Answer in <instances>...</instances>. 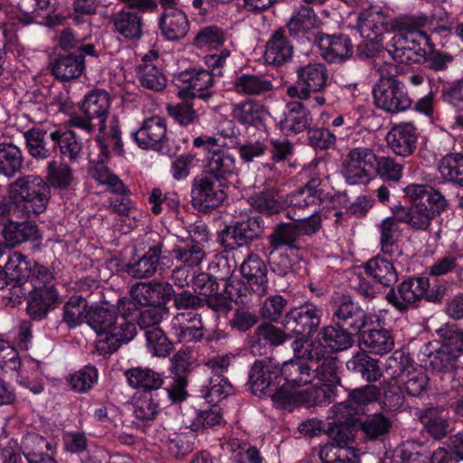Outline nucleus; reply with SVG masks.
<instances>
[{"label":"nucleus","mask_w":463,"mask_h":463,"mask_svg":"<svg viewBox=\"0 0 463 463\" xmlns=\"http://www.w3.org/2000/svg\"><path fill=\"white\" fill-rule=\"evenodd\" d=\"M74 181L73 170L69 165L52 160L47 164L44 178L36 175L20 176L8 185V195L23 215L37 216L46 210L52 188L66 190Z\"/></svg>","instance_id":"1"},{"label":"nucleus","mask_w":463,"mask_h":463,"mask_svg":"<svg viewBox=\"0 0 463 463\" xmlns=\"http://www.w3.org/2000/svg\"><path fill=\"white\" fill-rule=\"evenodd\" d=\"M111 101L107 91L95 90L89 92L80 107V114L71 117V127L81 129L89 134L98 129L96 140L102 151L103 157H108L109 149L116 154L123 152V143L118 119L113 117L107 126L106 121Z\"/></svg>","instance_id":"2"},{"label":"nucleus","mask_w":463,"mask_h":463,"mask_svg":"<svg viewBox=\"0 0 463 463\" xmlns=\"http://www.w3.org/2000/svg\"><path fill=\"white\" fill-rule=\"evenodd\" d=\"M126 305H131V301L118 299V308L124 313L122 316H118L114 308L90 307L87 324L97 333L96 348L100 354L116 352L122 344L129 342L136 335V325L126 317Z\"/></svg>","instance_id":"3"},{"label":"nucleus","mask_w":463,"mask_h":463,"mask_svg":"<svg viewBox=\"0 0 463 463\" xmlns=\"http://www.w3.org/2000/svg\"><path fill=\"white\" fill-rule=\"evenodd\" d=\"M279 374L285 383L275 389L272 394L273 402L291 405L308 401L311 394L306 388L312 384L315 372L307 363L301 359L286 361L279 368Z\"/></svg>","instance_id":"4"},{"label":"nucleus","mask_w":463,"mask_h":463,"mask_svg":"<svg viewBox=\"0 0 463 463\" xmlns=\"http://www.w3.org/2000/svg\"><path fill=\"white\" fill-rule=\"evenodd\" d=\"M385 372L392 379H401L411 396L418 397L428 388L426 370L415 364L409 354L395 351L385 362Z\"/></svg>","instance_id":"5"},{"label":"nucleus","mask_w":463,"mask_h":463,"mask_svg":"<svg viewBox=\"0 0 463 463\" xmlns=\"http://www.w3.org/2000/svg\"><path fill=\"white\" fill-rule=\"evenodd\" d=\"M373 95L376 108L391 115L406 111L412 105L405 85L397 79L378 80Z\"/></svg>","instance_id":"6"},{"label":"nucleus","mask_w":463,"mask_h":463,"mask_svg":"<svg viewBox=\"0 0 463 463\" xmlns=\"http://www.w3.org/2000/svg\"><path fill=\"white\" fill-rule=\"evenodd\" d=\"M296 85L287 89L291 98L307 100L312 93H322L328 83V70L323 63L309 62L296 70Z\"/></svg>","instance_id":"7"},{"label":"nucleus","mask_w":463,"mask_h":463,"mask_svg":"<svg viewBox=\"0 0 463 463\" xmlns=\"http://www.w3.org/2000/svg\"><path fill=\"white\" fill-rule=\"evenodd\" d=\"M227 197L221 180L207 175L196 176L191 184V203L198 211L210 212L222 204Z\"/></svg>","instance_id":"8"},{"label":"nucleus","mask_w":463,"mask_h":463,"mask_svg":"<svg viewBox=\"0 0 463 463\" xmlns=\"http://www.w3.org/2000/svg\"><path fill=\"white\" fill-rule=\"evenodd\" d=\"M174 82L178 89V98H199L206 100L213 96V91L209 89L213 85V76L207 70H184L174 77Z\"/></svg>","instance_id":"9"},{"label":"nucleus","mask_w":463,"mask_h":463,"mask_svg":"<svg viewBox=\"0 0 463 463\" xmlns=\"http://www.w3.org/2000/svg\"><path fill=\"white\" fill-rule=\"evenodd\" d=\"M377 156L368 146L351 148L343 162V175L350 184L364 183L370 179L375 168Z\"/></svg>","instance_id":"10"},{"label":"nucleus","mask_w":463,"mask_h":463,"mask_svg":"<svg viewBox=\"0 0 463 463\" xmlns=\"http://www.w3.org/2000/svg\"><path fill=\"white\" fill-rule=\"evenodd\" d=\"M449 207L444 203H417L411 207L401 204L394 206L392 213L400 222L406 223L410 229L415 232H426L430 227L432 221Z\"/></svg>","instance_id":"11"},{"label":"nucleus","mask_w":463,"mask_h":463,"mask_svg":"<svg viewBox=\"0 0 463 463\" xmlns=\"http://www.w3.org/2000/svg\"><path fill=\"white\" fill-rule=\"evenodd\" d=\"M323 310L320 307L307 302L298 307L291 308L283 319L286 331L294 335L311 336L321 323Z\"/></svg>","instance_id":"12"},{"label":"nucleus","mask_w":463,"mask_h":463,"mask_svg":"<svg viewBox=\"0 0 463 463\" xmlns=\"http://www.w3.org/2000/svg\"><path fill=\"white\" fill-rule=\"evenodd\" d=\"M430 283L424 277L411 278L392 288L386 295L387 301L401 312L415 307L427 293Z\"/></svg>","instance_id":"13"},{"label":"nucleus","mask_w":463,"mask_h":463,"mask_svg":"<svg viewBox=\"0 0 463 463\" xmlns=\"http://www.w3.org/2000/svg\"><path fill=\"white\" fill-rule=\"evenodd\" d=\"M264 229V222L260 217H249L245 221L237 222L229 230L223 231L221 242L226 250L246 246L259 239Z\"/></svg>","instance_id":"14"},{"label":"nucleus","mask_w":463,"mask_h":463,"mask_svg":"<svg viewBox=\"0 0 463 463\" xmlns=\"http://www.w3.org/2000/svg\"><path fill=\"white\" fill-rule=\"evenodd\" d=\"M129 293L136 304L160 307L171 299L174 288L169 282L153 279L146 283H136L131 287Z\"/></svg>","instance_id":"15"},{"label":"nucleus","mask_w":463,"mask_h":463,"mask_svg":"<svg viewBox=\"0 0 463 463\" xmlns=\"http://www.w3.org/2000/svg\"><path fill=\"white\" fill-rule=\"evenodd\" d=\"M333 321L354 333L360 332L371 320L368 314L349 295H342L333 312Z\"/></svg>","instance_id":"16"},{"label":"nucleus","mask_w":463,"mask_h":463,"mask_svg":"<svg viewBox=\"0 0 463 463\" xmlns=\"http://www.w3.org/2000/svg\"><path fill=\"white\" fill-rule=\"evenodd\" d=\"M98 57L94 44L87 43L80 47V53H70L57 58L52 65V73L61 81L79 78L85 68L84 57Z\"/></svg>","instance_id":"17"},{"label":"nucleus","mask_w":463,"mask_h":463,"mask_svg":"<svg viewBox=\"0 0 463 463\" xmlns=\"http://www.w3.org/2000/svg\"><path fill=\"white\" fill-rule=\"evenodd\" d=\"M124 374L132 388L142 391L139 400L153 405L156 400L154 393L157 392L164 383L161 373L148 367L137 366L128 369Z\"/></svg>","instance_id":"18"},{"label":"nucleus","mask_w":463,"mask_h":463,"mask_svg":"<svg viewBox=\"0 0 463 463\" xmlns=\"http://www.w3.org/2000/svg\"><path fill=\"white\" fill-rule=\"evenodd\" d=\"M400 388L395 384H383V392L379 387L373 384L354 389L348 394V402L355 405H367L373 402L400 405Z\"/></svg>","instance_id":"19"},{"label":"nucleus","mask_w":463,"mask_h":463,"mask_svg":"<svg viewBox=\"0 0 463 463\" xmlns=\"http://www.w3.org/2000/svg\"><path fill=\"white\" fill-rule=\"evenodd\" d=\"M315 43L320 50L322 58L330 63H339L349 59L354 52V45L348 36L344 34L329 35L317 33Z\"/></svg>","instance_id":"20"},{"label":"nucleus","mask_w":463,"mask_h":463,"mask_svg":"<svg viewBox=\"0 0 463 463\" xmlns=\"http://www.w3.org/2000/svg\"><path fill=\"white\" fill-rule=\"evenodd\" d=\"M149 239L154 242L137 260L126 266V272L135 279H147L156 274L162 255L164 241L157 233Z\"/></svg>","instance_id":"21"},{"label":"nucleus","mask_w":463,"mask_h":463,"mask_svg":"<svg viewBox=\"0 0 463 463\" xmlns=\"http://www.w3.org/2000/svg\"><path fill=\"white\" fill-rule=\"evenodd\" d=\"M60 304V293L55 286L32 288L26 297V313L33 320H43Z\"/></svg>","instance_id":"22"},{"label":"nucleus","mask_w":463,"mask_h":463,"mask_svg":"<svg viewBox=\"0 0 463 463\" xmlns=\"http://www.w3.org/2000/svg\"><path fill=\"white\" fill-rule=\"evenodd\" d=\"M279 376V368L271 361L257 360L249 373L248 384L252 394L267 395L272 399V394L278 387L273 379Z\"/></svg>","instance_id":"23"},{"label":"nucleus","mask_w":463,"mask_h":463,"mask_svg":"<svg viewBox=\"0 0 463 463\" xmlns=\"http://www.w3.org/2000/svg\"><path fill=\"white\" fill-rule=\"evenodd\" d=\"M419 135L417 128L412 123L406 122L392 127L385 139L393 154L407 157L416 150Z\"/></svg>","instance_id":"24"},{"label":"nucleus","mask_w":463,"mask_h":463,"mask_svg":"<svg viewBox=\"0 0 463 463\" xmlns=\"http://www.w3.org/2000/svg\"><path fill=\"white\" fill-rule=\"evenodd\" d=\"M294 53V46L286 35V30H274L265 44L263 60L267 65L280 67L288 62Z\"/></svg>","instance_id":"25"},{"label":"nucleus","mask_w":463,"mask_h":463,"mask_svg":"<svg viewBox=\"0 0 463 463\" xmlns=\"http://www.w3.org/2000/svg\"><path fill=\"white\" fill-rule=\"evenodd\" d=\"M166 124L163 118L153 116L145 119L131 136L140 148L160 150L166 138Z\"/></svg>","instance_id":"26"},{"label":"nucleus","mask_w":463,"mask_h":463,"mask_svg":"<svg viewBox=\"0 0 463 463\" xmlns=\"http://www.w3.org/2000/svg\"><path fill=\"white\" fill-rule=\"evenodd\" d=\"M203 328L199 314L178 313L170 323L171 333L180 343L200 341L203 336Z\"/></svg>","instance_id":"27"},{"label":"nucleus","mask_w":463,"mask_h":463,"mask_svg":"<svg viewBox=\"0 0 463 463\" xmlns=\"http://www.w3.org/2000/svg\"><path fill=\"white\" fill-rule=\"evenodd\" d=\"M327 199L319 177L311 178L305 185L292 192L288 196L290 207L295 210H305L317 207Z\"/></svg>","instance_id":"28"},{"label":"nucleus","mask_w":463,"mask_h":463,"mask_svg":"<svg viewBox=\"0 0 463 463\" xmlns=\"http://www.w3.org/2000/svg\"><path fill=\"white\" fill-rule=\"evenodd\" d=\"M114 33L129 42L139 41L144 34L143 17L129 9H121L109 17Z\"/></svg>","instance_id":"29"},{"label":"nucleus","mask_w":463,"mask_h":463,"mask_svg":"<svg viewBox=\"0 0 463 463\" xmlns=\"http://www.w3.org/2000/svg\"><path fill=\"white\" fill-rule=\"evenodd\" d=\"M240 271L253 292L258 296L268 293V269L264 261L255 253H249L240 266Z\"/></svg>","instance_id":"30"},{"label":"nucleus","mask_w":463,"mask_h":463,"mask_svg":"<svg viewBox=\"0 0 463 463\" xmlns=\"http://www.w3.org/2000/svg\"><path fill=\"white\" fill-rule=\"evenodd\" d=\"M417 34L396 33L387 45L385 52L394 61L400 63H410L420 55L421 47Z\"/></svg>","instance_id":"31"},{"label":"nucleus","mask_w":463,"mask_h":463,"mask_svg":"<svg viewBox=\"0 0 463 463\" xmlns=\"http://www.w3.org/2000/svg\"><path fill=\"white\" fill-rule=\"evenodd\" d=\"M312 124L309 110L299 101L288 102L280 121V128L287 135H297L307 129Z\"/></svg>","instance_id":"32"},{"label":"nucleus","mask_w":463,"mask_h":463,"mask_svg":"<svg viewBox=\"0 0 463 463\" xmlns=\"http://www.w3.org/2000/svg\"><path fill=\"white\" fill-rule=\"evenodd\" d=\"M158 26L163 37L168 41L181 40L189 32V21L183 10H168L167 14H161Z\"/></svg>","instance_id":"33"},{"label":"nucleus","mask_w":463,"mask_h":463,"mask_svg":"<svg viewBox=\"0 0 463 463\" xmlns=\"http://www.w3.org/2000/svg\"><path fill=\"white\" fill-rule=\"evenodd\" d=\"M399 220L396 216L383 219L377 226L380 232L379 244L383 254L390 258H395L402 255V250L399 245L401 229Z\"/></svg>","instance_id":"34"},{"label":"nucleus","mask_w":463,"mask_h":463,"mask_svg":"<svg viewBox=\"0 0 463 463\" xmlns=\"http://www.w3.org/2000/svg\"><path fill=\"white\" fill-rule=\"evenodd\" d=\"M319 24L320 19L314 9L307 5H301L295 8L286 26L291 37L299 38L310 30L317 28Z\"/></svg>","instance_id":"35"},{"label":"nucleus","mask_w":463,"mask_h":463,"mask_svg":"<svg viewBox=\"0 0 463 463\" xmlns=\"http://www.w3.org/2000/svg\"><path fill=\"white\" fill-rule=\"evenodd\" d=\"M364 269L368 277L383 287H392L398 280L392 262L379 254L367 260Z\"/></svg>","instance_id":"36"},{"label":"nucleus","mask_w":463,"mask_h":463,"mask_svg":"<svg viewBox=\"0 0 463 463\" xmlns=\"http://www.w3.org/2000/svg\"><path fill=\"white\" fill-rule=\"evenodd\" d=\"M2 233L5 241L11 247L28 241H38L41 239L38 226L30 221L23 222L9 221L5 224Z\"/></svg>","instance_id":"37"},{"label":"nucleus","mask_w":463,"mask_h":463,"mask_svg":"<svg viewBox=\"0 0 463 463\" xmlns=\"http://www.w3.org/2000/svg\"><path fill=\"white\" fill-rule=\"evenodd\" d=\"M233 90L243 96H261L272 90V82L258 74L242 73L234 78Z\"/></svg>","instance_id":"38"},{"label":"nucleus","mask_w":463,"mask_h":463,"mask_svg":"<svg viewBox=\"0 0 463 463\" xmlns=\"http://www.w3.org/2000/svg\"><path fill=\"white\" fill-rule=\"evenodd\" d=\"M357 26L364 39H377L388 31L383 13L373 9H365L359 14Z\"/></svg>","instance_id":"39"},{"label":"nucleus","mask_w":463,"mask_h":463,"mask_svg":"<svg viewBox=\"0 0 463 463\" xmlns=\"http://www.w3.org/2000/svg\"><path fill=\"white\" fill-rule=\"evenodd\" d=\"M24 154L19 146L12 142L0 143V175L13 178L21 172Z\"/></svg>","instance_id":"40"},{"label":"nucleus","mask_w":463,"mask_h":463,"mask_svg":"<svg viewBox=\"0 0 463 463\" xmlns=\"http://www.w3.org/2000/svg\"><path fill=\"white\" fill-rule=\"evenodd\" d=\"M215 268H222L225 269L224 271H221L220 274H217L216 279L222 283V291L226 298L231 304L232 301H239L243 295L242 291H246L243 282L237 278L232 277V272L226 259L221 258L217 261L210 264L211 269Z\"/></svg>","instance_id":"41"},{"label":"nucleus","mask_w":463,"mask_h":463,"mask_svg":"<svg viewBox=\"0 0 463 463\" xmlns=\"http://www.w3.org/2000/svg\"><path fill=\"white\" fill-rule=\"evenodd\" d=\"M348 371L360 374L368 383L378 381L382 377L379 361L364 352H358L346 363Z\"/></svg>","instance_id":"42"},{"label":"nucleus","mask_w":463,"mask_h":463,"mask_svg":"<svg viewBox=\"0 0 463 463\" xmlns=\"http://www.w3.org/2000/svg\"><path fill=\"white\" fill-rule=\"evenodd\" d=\"M88 301L81 296H71L62 307V322L69 328H75L84 322H88L89 310Z\"/></svg>","instance_id":"43"},{"label":"nucleus","mask_w":463,"mask_h":463,"mask_svg":"<svg viewBox=\"0 0 463 463\" xmlns=\"http://www.w3.org/2000/svg\"><path fill=\"white\" fill-rule=\"evenodd\" d=\"M49 137L53 141L54 147L58 146L61 154L68 157L71 162H76L80 157L82 142L74 131L56 129L49 134Z\"/></svg>","instance_id":"44"},{"label":"nucleus","mask_w":463,"mask_h":463,"mask_svg":"<svg viewBox=\"0 0 463 463\" xmlns=\"http://www.w3.org/2000/svg\"><path fill=\"white\" fill-rule=\"evenodd\" d=\"M232 116L242 125L257 127L262 123L265 109L260 103L253 99H245L233 104Z\"/></svg>","instance_id":"45"},{"label":"nucleus","mask_w":463,"mask_h":463,"mask_svg":"<svg viewBox=\"0 0 463 463\" xmlns=\"http://www.w3.org/2000/svg\"><path fill=\"white\" fill-rule=\"evenodd\" d=\"M235 168L234 157L223 150L216 149L211 156H207L205 169L209 176L222 181L232 175Z\"/></svg>","instance_id":"46"},{"label":"nucleus","mask_w":463,"mask_h":463,"mask_svg":"<svg viewBox=\"0 0 463 463\" xmlns=\"http://www.w3.org/2000/svg\"><path fill=\"white\" fill-rule=\"evenodd\" d=\"M320 339L324 342L325 347L333 352H340L350 348L354 344V337L347 328L342 326H326L319 332Z\"/></svg>","instance_id":"47"},{"label":"nucleus","mask_w":463,"mask_h":463,"mask_svg":"<svg viewBox=\"0 0 463 463\" xmlns=\"http://www.w3.org/2000/svg\"><path fill=\"white\" fill-rule=\"evenodd\" d=\"M405 196L411 204L417 203H444L448 204L445 195L432 186L421 184H410L404 189Z\"/></svg>","instance_id":"48"},{"label":"nucleus","mask_w":463,"mask_h":463,"mask_svg":"<svg viewBox=\"0 0 463 463\" xmlns=\"http://www.w3.org/2000/svg\"><path fill=\"white\" fill-rule=\"evenodd\" d=\"M441 178L455 185L463 187V155L460 153L444 156L438 165Z\"/></svg>","instance_id":"49"},{"label":"nucleus","mask_w":463,"mask_h":463,"mask_svg":"<svg viewBox=\"0 0 463 463\" xmlns=\"http://www.w3.org/2000/svg\"><path fill=\"white\" fill-rule=\"evenodd\" d=\"M362 342L370 353L383 355L394 347V339L385 328L371 329L362 335Z\"/></svg>","instance_id":"50"},{"label":"nucleus","mask_w":463,"mask_h":463,"mask_svg":"<svg viewBox=\"0 0 463 463\" xmlns=\"http://www.w3.org/2000/svg\"><path fill=\"white\" fill-rule=\"evenodd\" d=\"M188 380L185 375L174 376L172 383L167 388H162L154 393L156 398L153 405L165 402L167 400L172 403L184 402L189 396L187 391Z\"/></svg>","instance_id":"51"},{"label":"nucleus","mask_w":463,"mask_h":463,"mask_svg":"<svg viewBox=\"0 0 463 463\" xmlns=\"http://www.w3.org/2000/svg\"><path fill=\"white\" fill-rule=\"evenodd\" d=\"M99 150H101L99 148ZM115 152L112 148L109 152ZM110 155V153H109ZM109 157H103L102 151L99 156L98 164L90 168V174L91 177L96 180L99 184L107 185L112 193H124L127 192V187L123 182L114 175L107 166L103 165V162Z\"/></svg>","instance_id":"52"},{"label":"nucleus","mask_w":463,"mask_h":463,"mask_svg":"<svg viewBox=\"0 0 463 463\" xmlns=\"http://www.w3.org/2000/svg\"><path fill=\"white\" fill-rule=\"evenodd\" d=\"M248 201L255 211L266 215L276 214L282 208L279 193L274 188L264 189L251 195Z\"/></svg>","instance_id":"53"},{"label":"nucleus","mask_w":463,"mask_h":463,"mask_svg":"<svg viewBox=\"0 0 463 463\" xmlns=\"http://www.w3.org/2000/svg\"><path fill=\"white\" fill-rule=\"evenodd\" d=\"M147 55L138 66V80L141 85L154 91H162L166 86V79L163 72L147 61Z\"/></svg>","instance_id":"54"},{"label":"nucleus","mask_w":463,"mask_h":463,"mask_svg":"<svg viewBox=\"0 0 463 463\" xmlns=\"http://www.w3.org/2000/svg\"><path fill=\"white\" fill-rule=\"evenodd\" d=\"M32 263L19 251H12L4 264L10 280L28 282Z\"/></svg>","instance_id":"55"},{"label":"nucleus","mask_w":463,"mask_h":463,"mask_svg":"<svg viewBox=\"0 0 463 463\" xmlns=\"http://www.w3.org/2000/svg\"><path fill=\"white\" fill-rule=\"evenodd\" d=\"M172 252L177 261L190 269L198 267L206 256L203 246L199 242H194V240L184 245H176Z\"/></svg>","instance_id":"56"},{"label":"nucleus","mask_w":463,"mask_h":463,"mask_svg":"<svg viewBox=\"0 0 463 463\" xmlns=\"http://www.w3.org/2000/svg\"><path fill=\"white\" fill-rule=\"evenodd\" d=\"M254 344H269L278 346L293 338L290 332L281 329L270 323H262L254 331Z\"/></svg>","instance_id":"57"},{"label":"nucleus","mask_w":463,"mask_h":463,"mask_svg":"<svg viewBox=\"0 0 463 463\" xmlns=\"http://www.w3.org/2000/svg\"><path fill=\"white\" fill-rule=\"evenodd\" d=\"M47 131L33 128L24 133L29 155L35 159H46L51 156L52 149L47 147L45 137Z\"/></svg>","instance_id":"58"},{"label":"nucleus","mask_w":463,"mask_h":463,"mask_svg":"<svg viewBox=\"0 0 463 463\" xmlns=\"http://www.w3.org/2000/svg\"><path fill=\"white\" fill-rule=\"evenodd\" d=\"M439 408L428 407L420 417L428 432L435 439L445 437L449 428L443 411H439Z\"/></svg>","instance_id":"59"},{"label":"nucleus","mask_w":463,"mask_h":463,"mask_svg":"<svg viewBox=\"0 0 463 463\" xmlns=\"http://www.w3.org/2000/svg\"><path fill=\"white\" fill-rule=\"evenodd\" d=\"M300 237L298 227L294 222L280 223L276 226L273 232L268 237L269 248L282 249V247L294 248V242Z\"/></svg>","instance_id":"60"},{"label":"nucleus","mask_w":463,"mask_h":463,"mask_svg":"<svg viewBox=\"0 0 463 463\" xmlns=\"http://www.w3.org/2000/svg\"><path fill=\"white\" fill-rule=\"evenodd\" d=\"M182 100L175 104H168L166 111L168 115L179 125L188 126L198 119L196 110L194 109V99L180 98Z\"/></svg>","instance_id":"61"},{"label":"nucleus","mask_w":463,"mask_h":463,"mask_svg":"<svg viewBox=\"0 0 463 463\" xmlns=\"http://www.w3.org/2000/svg\"><path fill=\"white\" fill-rule=\"evenodd\" d=\"M428 17L426 15H402L395 18L392 21V29L398 31L402 34H417L420 37L427 39L424 32L420 31L428 24Z\"/></svg>","instance_id":"62"},{"label":"nucleus","mask_w":463,"mask_h":463,"mask_svg":"<svg viewBox=\"0 0 463 463\" xmlns=\"http://www.w3.org/2000/svg\"><path fill=\"white\" fill-rule=\"evenodd\" d=\"M359 457L356 449H335L333 445L323 447L319 452L322 463H358Z\"/></svg>","instance_id":"63"},{"label":"nucleus","mask_w":463,"mask_h":463,"mask_svg":"<svg viewBox=\"0 0 463 463\" xmlns=\"http://www.w3.org/2000/svg\"><path fill=\"white\" fill-rule=\"evenodd\" d=\"M397 452L402 463H430V451L421 443L413 440L406 441Z\"/></svg>","instance_id":"64"}]
</instances>
